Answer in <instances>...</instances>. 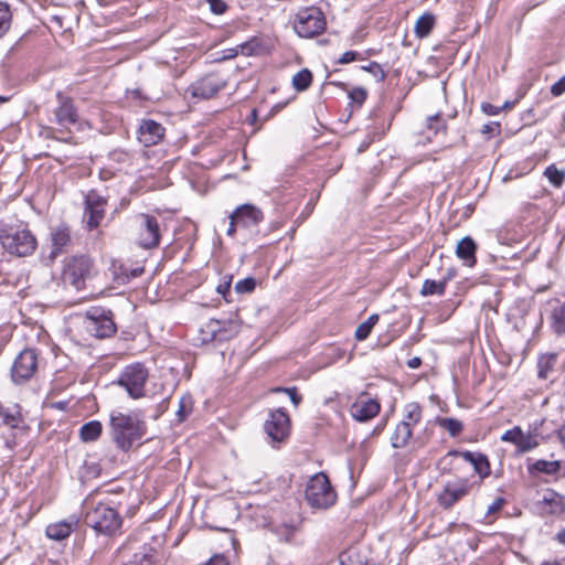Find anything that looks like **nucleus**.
Returning <instances> with one entry per match:
<instances>
[{"label": "nucleus", "mask_w": 565, "mask_h": 565, "mask_svg": "<svg viewBox=\"0 0 565 565\" xmlns=\"http://www.w3.org/2000/svg\"><path fill=\"white\" fill-rule=\"evenodd\" d=\"M78 519L75 515L70 516L67 520H63L56 523L49 524L46 526V536L54 541H62L71 535V533L77 527Z\"/></svg>", "instance_id": "6ab92c4d"}, {"label": "nucleus", "mask_w": 565, "mask_h": 565, "mask_svg": "<svg viewBox=\"0 0 565 565\" xmlns=\"http://www.w3.org/2000/svg\"><path fill=\"white\" fill-rule=\"evenodd\" d=\"M139 231L137 243L146 249L156 248L160 244L161 232L159 221L150 214H140L137 217Z\"/></svg>", "instance_id": "9b49d317"}, {"label": "nucleus", "mask_w": 565, "mask_h": 565, "mask_svg": "<svg viewBox=\"0 0 565 565\" xmlns=\"http://www.w3.org/2000/svg\"><path fill=\"white\" fill-rule=\"evenodd\" d=\"M148 377V369L142 363L136 362L122 369L117 384L127 392L129 397L139 399L146 395L145 387Z\"/></svg>", "instance_id": "39448f33"}, {"label": "nucleus", "mask_w": 565, "mask_h": 565, "mask_svg": "<svg viewBox=\"0 0 565 565\" xmlns=\"http://www.w3.org/2000/svg\"><path fill=\"white\" fill-rule=\"evenodd\" d=\"M404 412V418L399 423L408 424V427L414 429V427L422 420V407L417 403H408L405 405Z\"/></svg>", "instance_id": "7c9ffc66"}, {"label": "nucleus", "mask_w": 565, "mask_h": 565, "mask_svg": "<svg viewBox=\"0 0 565 565\" xmlns=\"http://www.w3.org/2000/svg\"><path fill=\"white\" fill-rule=\"evenodd\" d=\"M72 244V234L68 225L62 223L50 230L51 250L47 255L50 262H54L60 255L66 253Z\"/></svg>", "instance_id": "4468645a"}, {"label": "nucleus", "mask_w": 565, "mask_h": 565, "mask_svg": "<svg viewBox=\"0 0 565 565\" xmlns=\"http://www.w3.org/2000/svg\"><path fill=\"white\" fill-rule=\"evenodd\" d=\"M504 500L502 498H499L497 499L488 509V512L491 513V512H495L498 511L501 505L503 504Z\"/></svg>", "instance_id": "680f3d73"}, {"label": "nucleus", "mask_w": 565, "mask_h": 565, "mask_svg": "<svg viewBox=\"0 0 565 565\" xmlns=\"http://www.w3.org/2000/svg\"><path fill=\"white\" fill-rule=\"evenodd\" d=\"M557 362V354L550 353L540 356L537 361V376L542 380L548 379Z\"/></svg>", "instance_id": "c756f323"}, {"label": "nucleus", "mask_w": 565, "mask_h": 565, "mask_svg": "<svg viewBox=\"0 0 565 565\" xmlns=\"http://www.w3.org/2000/svg\"><path fill=\"white\" fill-rule=\"evenodd\" d=\"M539 445L540 443L536 433L529 431L527 434H524L522 430L521 437H519L516 449L520 454H525L539 447Z\"/></svg>", "instance_id": "473e14b6"}, {"label": "nucleus", "mask_w": 565, "mask_h": 565, "mask_svg": "<svg viewBox=\"0 0 565 565\" xmlns=\"http://www.w3.org/2000/svg\"><path fill=\"white\" fill-rule=\"evenodd\" d=\"M255 279L253 277H247L236 282L235 290L238 294H248L252 292L255 289Z\"/></svg>", "instance_id": "a18cd8bd"}, {"label": "nucleus", "mask_w": 565, "mask_h": 565, "mask_svg": "<svg viewBox=\"0 0 565 565\" xmlns=\"http://www.w3.org/2000/svg\"><path fill=\"white\" fill-rule=\"evenodd\" d=\"M85 523L97 533L113 536L120 532L122 518L115 508L99 502L86 511Z\"/></svg>", "instance_id": "7ed1b4c3"}, {"label": "nucleus", "mask_w": 565, "mask_h": 565, "mask_svg": "<svg viewBox=\"0 0 565 565\" xmlns=\"http://www.w3.org/2000/svg\"><path fill=\"white\" fill-rule=\"evenodd\" d=\"M556 540L558 543L565 545V529L556 534Z\"/></svg>", "instance_id": "338daca9"}, {"label": "nucleus", "mask_w": 565, "mask_h": 565, "mask_svg": "<svg viewBox=\"0 0 565 565\" xmlns=\"http://www.w3.org/2000/svg\"><path fill=\"white\" fill-rule=\"evenodd\" d=\"M448 456L462 457L463 460H466L467 462H469L473 466L476 473H478V476L481 479L489 477L491 473L490 462L488 460V457L483 454L472 452V451H468V450H466V451L450 450L448 452Z\"/></svg>", "instance_id": "f3484780"}, {"label": "nucleus", "mask_w": 565, "mask_h": 565, "mask_svg": "<svg viewBox=\"0 0 565 565\" xmlns=\"http://www.w3.org/2000/svg\"><path fill=\"white\" fill-rule=\"evenodd\" d=\"M0 417L2 423L11 428H18L22 423V416L18 405L3 407L0 405Z\"/></svg>", "instance_id": "cd10ccee"}, {"label": "nucleus", "mask_w": 565, "mask_h": 565, "mask_svg": "<svg viewBox=\"0 0 565 565\" xmlns=\"http://www.w3.org/2000/svg\"><path fill=\"white\" fill-rule=\"evenodd\" d=\"M373 141V139L369 138L367 140H364L360 147H359V152H362V151H365L367 149V147L371 145V142Z\"/></svg>", "instance_id": "69168bd1"}, {"label": "nucleus", "mask_w": 565, "mask_h": 565, "mask_svg": "<svg viewBox=\"0 0 565 565\" xmlns=\"http://www.w3.org/2000/svg\"><path fill=\"white\" fill-rule=\"evenodd\" d=\"M449 281V277H444L443 280L436 281L433 279H426L423 282L420 295L423 297L438 295L443 296L446 291L447 282Z\"/></svg>", "instance_id": "c85d7f7f"}, {"label": "nucleus", "mask_w": 565, "mask_h": 565, "mask_svg": "<svg viewBox=\"0 0 565 565\" xmlns=\"http://www.w3.org/2000/svg\"><path fill=\"white\" fill-rule=\"evenodd\" d=\"M275 392H284L286 394H288L291 403L297 407L301 401H302V397L301 395L298 394L297 392V388L296 387H277L275 390Z\"/></svg>", "instance_id": "8fccbe9b"}, {"label": "nucleus", "mask_w": 565, "mask_h": 565, "mask_svg": "<svg viewBox=\"0 0 565 565\" xmlns=\"http://www.w3.org/2000/svg\"><path fill=\"white\" fill-rule=\"evenodd\" d=\"M557 437L565 448V424L562 425L557 430Z\"/></svg>", "instance_id": "e2e57ef3"}, {"label": "nucleus", "mask_w": 565, "mask_h": 565, "mask_svg": "<svg viewBox=\"0 0 565 565\" xmlns=\"http://www.w3.org/2000/svg\"><path fill=\"white\" fill-rule=\"evenodd\" d=\"M366 97H367V92H366V89H364L362 87H356L349 92V98L353 103L358 104V106H362L363 103L365 102Z\"/></svg>", "instance_id": "09e8293b"}, {"label": "nucleus", "mask_w": 565, "mask_h": 565, "mask_svg": "<svg viewBox=\"0 0 565 565\" xmlns=\"http://www.w3.org/2000/svg\"><path fill=\"white\" fill-rule=\"evenodd\" d=\"M92 269L93 262L88 256L72 257L64 268L63 280L76 290H82L85 286V280L90 277Z\"/></svg>", "instance_id": "1a4fd4ad"}, {"label": "nucleus", "mask_w": 565, "mask_h": 565, "mask_svg": "<svg viewBox=\"0 0 565 565\" xmlns=\"http://www.w3.org/2000/svg\"><path fill=\"white\" fill-rule=\"evenodd\" d=\"M381 409L380 403L373 398H360L350 407L352 417L358 422H367L375 417Z\"/></svg>", "instance_id": "a211bd4d"}, {"label": "nucleus", "mask_w": 565, "mask_h": 565, "mask_svg": "<svg viewBox=\"0 0 565 565\" xmlns=\"http://www.w3.org/2000/svg\"><path fill=\"white\" fill-rule=\"evenodd\" d=\"M501 126L499 122L497 121H490L486 125H483L482 129H481V134L483 136H486V138H491L492 136L494 135H499L500 131H501Z\"/></svg>", "instance_id": "3c124183"}, {"label": "nucleus", "mask_w": 565, "mask_h": 565, "mask_svg": "<svg viewBox=\"0 0 565 565\" xmlns=\"http://www.w3.org/2000/svg\"><path fill=\"white\" fill-rule=\"evenodd\" d=\"M12 22V13L10 7L6 2H0V39L10 30Z\"/></svg>", "instance_id": "4c0bfd02"}, {"label": "nucleus", "mask_w": 565, "mask_h": 565, "mask_svg": "<svg viewBox=\"0 0 565 565\" xmlns=\"http://www.w3.org/2000/svg\"><path fill=\"white\" fill-rule=\"evenodd\" d=\"M264 431L274 443L284 441L290 433V417L284 408L270 411L264 424Z\"/></svg>", "instance_id": "f8f14e48"}, {"label": "nucleus", "mask_w": 565, "mask_h": 565, "mask_svg": "<svg viewBox=\"0 0 565 565\" xmlns=\"http://www.w3.org/2000/svg\"><path fill=\"white\" fill-rule=\"evenodd\" d=\"M540 503L546 507L548 514H562L565 512V503L562 495L552 489L546 490Z\"/></svg>", "instance_id": "4be33fe9"}, {"label": "nucleus", "mask_w": 565, "mask_h": 565, "mask_svg": "<svg viewBox=\"0 0 565 565\" xmlns=\"http://www.w3.org/2000/svg\"><path fill=\"white\" fill-rule=\"evenodd\" d=\"M231 281H232V277H230L227 280L221 282L217 286L216 291L218 294L223 295V297H225L231 290Z\"/></svg>", "instance_id": "13d9d810"}, {"label": "nucleus", "mask_w": 565, "mask_h": 565, "mask_svg": "<svg viewBox=\"0 0 565 565\" xmlns=\"http://www.w3.org/2000/svg\"><path fill=\"white\" fill-rule=\"evenodd\" d=\"M521 431L522 428L520 426H514L512 429L504 431V434L501 436V440L504 443H511L516 447L519 437H521Z\"/></svg>", "instance_id": "de8ad7c7"}, {"label": "nucleus", "mask_w": 565, "mask_h": 565, "mask_svg": "<svg viewBox=\"0 0 565 565\" xmlns=\"http://www.w3.org/2000/svg\"><path fill=\"white\" fill-rule=\"evenodd\" d=\"M446 127V121L440 117L439 114L429 116L427 118V128L431 130L435 135H437L439 131L445 132Z\"/></svg>", "instance_id": "c03bdc74"}, {"label": "nucleus", "mask_w": 565, "mask_h": 565, "mask_svg": "<svg viewBox=\"0 0 565 565\" xmlns=\"http://www.w3.org/2000/svg\"><path fill=\"white\" fill-rule=\"evenodd\" d=\"M164 137V128L152 119L141 120L138 128V140L145 147L158 145Z\"/></svg>", "instance_id": "2eb2a0df"}, {"label": "nucleus", "mask_w": 565, "mask_h": 565, "mask_svg": "<svg viewBox=\"0 0 565 565\" xmlns=\"http://www.w3.org/2000/svg\"><path fill=\"white\" fill-rule=\"evenodd\" d=\"M323 12L317 7H308L298 11L294 29L300 38H313L326 29Z\"/></svg>", "instance_id": "423d86ee"}, {"label": "nucleus", "mask_w": 565, "mask_h": 565, "mask_svg": "<svg viewBox=\"0 0 565 565\" xmlns=\"http://www.w3.org/2000/svg\"><path fill=\"white\" fill-rule=\"evenodd\" d=\"M238 53H241L238 46L235 47V49H226V50L223 51V55L218 60L220 61H225V60H228V58H233V57L237 56Z\"/></svg>", "instance_id": "bf43d9fd"}, {"label": "nucleus", "mask_w": 565, "mask_h": 565, "mask_svg": "<svg viewBox=\"0 0 565 565\" xmlns=\"http://www.w3.org/2000/svg\"><path fill=\"white\" fill-rule=\"evenodd\" d=\"M436 423L441 428H445L451 437H457L463 429L462 423L456 418L437 417Z\"/></svg>", "instance_id": "c9c22d12"}, {"label": "nucleus", "mask_w": 565, "mask_h": 565, "mask_svg": "<svg viewBox=\"0 0 565 565\" xmlns=\"http://www.w3.org/2000/svg\"><path fill=\"white\" fill-rule=\"evenodd\" d=\"M550 326L555 334H565V301L557 302L553 307L550 316Z\"/></svg>", "instance_id": "b1692460"}, {"label": "nucleus", "mask_w": 565, "mask_h": 565, "mask_svg": "<svg viewBox=\"0 0 565 565\" xmlns=\"http://www.w3.org/2000/svg\"><path fill=\"white\" fill-rule=\"evenodd\" d=\"M362 70L372 73L374 76H379L380 81L385 78L383 68L376 62H371L367 66H362Z\"/></svg>", "instance_id": "864d4df0"}, {"label": "nucleus", "mask_w": 565, "mask_h": 565, "mask_svg": "<svg viewBox=\"0 0 565 565\" xmlns=\"http://www.w3.org/2000/svg\"><path fill=\"white\" fill-rule=\"evenodd\" d=\"M559 469H561V461H558V460L547 461L544 459H539V460L527 465V472L531 476H534L535 473H544L547 476H554L559 471Z\"/></svg>", "instance_id": "393cba45"}, {"label": "nucleus", "mask_w": 565, "mask_h": 565, "mask_svg": "<svg viewBox=\"0 0 565 565\" xmlns=\"http://www.w3.org/2000/svg\"><path fill=\"white\" fill-rule=\"evenodd\" d=\"M435 24V17L431 13H424L420 15L415 23V34L423 39L426 38L433 30Z\"/></svg>", "instance_id": "2f4dec72"}, {"label": "nucleus", "mask_w": 565, "mask_h": 565, "mask_svg": "<svg viewBox=\"0 0 565 565\" xmlns=\"http://www.w3.org/2000/svg\"><path fill=\"white\" fill-rule=\"evenodd\" d=\"M340 565H367V557L358 547H350L341 553Z\"/></svg>", "instance_id": "bb28decb"}, {"label": "nucleus", "mask_w": 565, "mask_h": 565, "mask_svg": "<svg viewBox=\"0 0 565 565\" xmlns=\"http://www.w3.org/2000/svg\"><path fill=\"white\" fill-rule=\"evenodd\" d=\"M218 332V339L223 340L226 338H231L238 332V323L236 321H228V329H222L221 327L217 329H213V333L216 335Z\"/></svg>", "instance_id": "49530a36"}, {"label": "nucleus", "mask_w": 565, "mask_h": 565, "mask_svg": "<svg viewBox=\"0 0 565 565\" xmlns=\"http://www.w3.org/2000/svg\"><path fill=\"white\" fill-rule=\"evenodd\" d=\"M103 431V425L99 420L85 423L79 429V438L84 443L97 440Z\"/></svg>", "instance_id": "a878e982"}, {"label": "nucleus", "mask_w": 565, "mask_h": 565, "mask_svg": "<svg viewBox=\"0 0 565 565\" xmlns=\"http://www.w3.org/2000/svg\"><path fill=\"white\" fill-rule=\"evenodd\" d=\"M377 321H379V316L372 315L367 318V320H365L364 322L359 324L355 330V333H354L356 340H359V341L365 340L370 335L373 327L376 324Z\"/></svg>", "instance_id": "e433bc0d"}, {"label": "nucleus", "mask_w": 565, "mask_h": 565, "mask_svg": "<svg viewBox=\"0 0 565 565\" xmlns=\"http://www.w3.org/2000/svg\"><path fill=\"white\" fill-rule=\"evenodd\" d=\"M0 243L4 250L19 257L32 255L38 247V241L32 232L21 226L1 227Z\"/></svg>", "instance_id": "f03ea898"}, {"label": "nucleus", "mask_w": 565, "mask_h": 565, "mask_svg": "<svg viewBox=\"0 0 565 565\" xmlns=\"http://www.w3.org/2000/svg\"><path fill=\"white\" fill-rule=\"evenodd\" d=\"M227 82L220 73H209L194 81L188 88L193 98L210 99L224 89Z\"/></svg>", "instance_id": "9d476101"}, {"label": "nucleus", "mask_w": 565, "mask_h": 565, "mask_svg": "<svg viewBox=\"0 0 565 565\" xmlns=\"http://www.w3.org/2000/svg\"><path fill=\"white\" fill-rule=\"evenodd\" d=\"M230 218L248 228L258 225L264 220V214L257 206L247 203L237 206Z\"/></svg>", "instance_id": "dca6fc26"}, {"label": "nucleus", "mask_w": 565, "mask_h": 565, "mask_svg": "<svg viewBox=\"0 0 565 565\" xmlns=\"http://www.w3.org/2000/svg\"><path fill=\"white\" fill-rule=\"evenodd\" d=\"M237 226H239L238 222H235L232 218H230V226L227 228V234L231 236L234 235Z\"/></svg>", "instance_id": "0e129e2a"}, {"label": "nucleus", "mask_w": 565, "mask_h": 565, "mask_svg": "<svg viewBox=\"0 0 565 565\" xmlns=\"http://www.w3.org/2000/svg\"><path fill=\"white\" fill-rule=\"evenodd\" d=\"M147 429V423L140 411L130 413L113 411L110 413V437L116 447L124 452H128L136 444L141 445Z\"/></svg>", "instance_id": "f257e3e1"}, {"label": "nucleus", "mask_w": 565, "mask_h": 565, "mask_svg": "<svg viewBox=\"0 0 565 565\" xmlns=\"http://www.w3.org/2000/svg\"><path fill=\"white\" fill-rule=\"evenodd\" d=\"M407 365L409 369H418L422 365V359L418 356L408 360Z\"/></svg>", "instance_id": "052dcab7"}, {"label": "nucleus", "mask_w": 565, "mask_h": 565, "mask_svg": "<svg viewBox=\"0 0 565 565\" xmlns=\"http://www.w3.org/2000/svg\"><path fill=\"white\" fill-rule=\"evenodd\" d=\"M138 565H152L148 555H143Z\"/></svg>", "instance_id": "774afa93"}, {"label": "nucleus", "mask_w": 565, "mask_h": 565, "mask_svg": "<svg viewBox=\"0 0 565 565\" xmlns=\"http://www.w3.org/2000/svg\"><path fill=\"white\" fill-rule=\"evenodd\" d=\"M544 175L548 179V181L556 188H561L565 181V172L558 170L555 166H548Z\"/></svg>", "instance_id": "a19ab883"}, {"label": "nucleus", "mask_w": 565, "mask_h": 565, "mask_svg": "<svg viewBox=\"0 0 565 565\" xmlns=\"http://www.w3.org/2000/svg\"><path fill=\"white\" fill-rule=\"evenodd\" d=\"M359 53L355 51L344 52L341 57L338 60L339 64H348L355 60H358Z\"/></svg>", "instance_id": "4d7b16f0"}, {"label": "nucleus", "mask_w": 565, "mask_h": 565, "mask_svg": "<svg viewBox=\"0 0 565 565\" xmlns=\"http://www.w3.org/2000/svg\"><path fill=\"white\" fill-rule=\"evenodd\" d=\"M57 107L54 109V122L62 128H70L79 121V115L72 97L56 93Z\"/></svg>", "instance_id": "ddd939ff"}, {"label": "nucleus", "mask_w": 565, "mask_h": 565, "mask_svg": "<svg viewBox=\"0 0 565 565\" xmlns=\"http://www.w3.org/2000/svg\"><path fill=\"white\" fill-rule=\"evenodd\" d=\"M312 83V73L308 68H302L292 77V86L297 92H303L310 87Z\"/></svg>", "instance_id": "f704fd0d"}, {"label": "nucleus", "mask_w": 565, "mask_h": 565, "mask_svg": "<svg viewBox=\"0 0 565 565\" xmlns=\"http://www.w3.org/2000/svg\"><path fill=\"white\" fill-rule=\"evenodd\" d=\"M106 204V198L100 195L96 190H90L85 196V207H105Z\"/></svg>", "instance_id": "37998d69"}, {"label": "nucleus", "mask_w": 565, "mask_h": 565, "mask_svg": "<svg viewBox=\"0 0 565 565\" xmlns=\"http://www.w3.org/2000/svg\"><path fill=\"white\" fill-rule=\"evenodd\" d=\"M467 493H468L467 487H451L448 484L445 487L443 492L438 495V503L444 509H450Z\"/></svg>", "instance_id": "412c9836"}, {"label": "nucleus", "mask_w": 565, "mask_h": 565, "mask_svg": "<svg viewBox=\"0 0 565 565\" xmlns=\"http://www.w3.org/2000/svg\"><path fill=\"white\" fill-rule=\"evenodd\" d=\"M305 498L312 509L327 510L337 501V492L332 488L327 475L319 472L308 482Z\"/></svg>", "instance_id": "20e7f679"}, {"label": "nucleus", "mask_w": 565, "mask_h": 565, "mask_svg": "<svg viewBox=\"0 0 565 565\" xmlns=\"http://www.w3.org/2000/svg\"><path fill=\"white\" fill-rule=\"evenodd\" d=\"M120 273L117 275V280L120 284H128L132 278L141 276L143 273L142 267L127 268L121 266Z\"/></svg>", "instance_id": "79ce46f5"}, {"label": "nucleus", "mask_w": 565, "mask_h": 565, "mask_svg": "<svg viewBox=\"0 0 565 565\" xmlns=\"http://www.w3.org/2000/svg\"><path fill=\"white\" fill-rule=\"evenodd\" d=\"M480 107L482 113L488 116H495L501 111V108L499 106H494L490 103H482Z\"/></svg>", "instance_id": "6e6d98bb"}, {"label": "nucleus", "mask_w": 565, "mask_h": 565, "mask_svg": "<svg viewBox=\"0 0 565 565\" xmlns=\"http://www.w3.org/2000/svg\"><path fill=\"white\" fill-rule=\"evenodd\" d=\"M85 329L89 334L98 339L111 337L116 332L111 311L100 307L90 308L86 311Z\"/></svg>", "instance_id": "0eeeda50"}, {"label": "nucleus", "mask_w": 565, "mask_h": 565, "mask_svg": "<svg viewBox=\"0 0 565 565\" xmlns=\"http://www.w3.org/2000/svg\"><path fill=\"white\" fill-rule=\"evenodd\" d=\"M210 10L214 14H223L227 10V4L223 0H205Z\"/></svg>", "instance_id": "603ef678"}, {"label": "nucleus", "mask_w": 565, "mask_h": 565, "mask_svg": "<svg viewBox=\"0 0 565 565\" xmlns=\"http://www.w3.org/2000/svg\"><path fill=\"white\" fill-rule=\"evenodd\" d=\"M565 93V75L551 86V94L558 97Z\"/></svg>", "instance_id": "5fc2aeb1"}, {"label": "nucleus", "mask_w": 565, "mask_h": 565, "mask_svg": "<svg viewBox=\"0 0 565 565\" xmlns=\"http://www.w3.org/2000/svg\"><path fill=\"white\" fill-rule=\"evenodd\" d=\"M412 436V427H408V424L398 423L391 436V446L395 449L405 448Z\"/></svg>", "instance_id": "5701e85b"}, {"label": "nucleus", "mask_w": 565, "mask_h": 565, "mask_svg": "<svg viewBox=\"0 0 565 565\" xmlns=\"http://www.w3.org/2000/svg\"><path fill=\"white\" fill-rule=\"evenodd\" d=\"M105 216V207H85L84 217L89 230L97 228Z\"/></svg>", "instance_id": "72a5a7b5"}, {"label": "nucleus", "mask_w": 565, "mask_h": 565, "mask_svg": "<svg viewBox=\"0 0 565 565\" xmlns=\"http://www.w3.org/2000/svg\"><path fill=\"white\" fill-rule=\"evenodd\" d=\"M39 367V354L35 349H24L14 359L11 366V380L21 385L29 382Z\"/></svg>", "instance_id": "6e6552de"}, {"label": "nucleus", "mask_w": 565, "mask_h": 565, "mask_svg": "<svg viewBox=\"0 0 565 565\" xmlns=\"http://www.w3.org/2000/svg\"><path fill=\"white\" fill-rule=\"evenodd\" d=\"M193 408V401L191 395H183L179 401V408L177 411L178 420L184 422Z\"/></svg>", "instance_id": "ea45409f"}, {"label": "nucleus", "mask_w": 565, "mask_h": 565, "mask_svg": "<svg viewBox=\"0 0 565 565\" xmlns=\"http://www.w3.org/2000/svg\"><path fill=\"white\" fill-rule=\"evenodd\" d=\"M477 245L470 236L461 238L456 247V255L462 259L466 265L473 266L476 264Z\"/></svg>", "instance_id": "aec40b11"}, {"label": "nucleus", "mask_w": 565, "mask_h": 565, "mask_svg": "<svg viewBox=\"0 0 565 565\" xmlns=\"http://www.w3.org/2000/svg\"><path fill=\"white\" fill-rule=\"evenodd\" d=\"M241 54L245 56L258 55L263 52L264 46L259 39L252 38L245 43L238 45Z\"/></svg>", "instance_id": "58836bf2"}]
</instances>
